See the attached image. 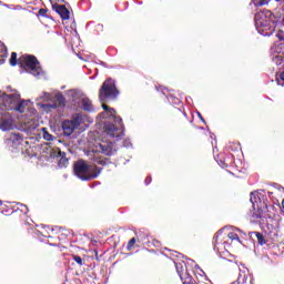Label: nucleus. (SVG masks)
Masks as SVG:
<instances>
[{"label": "nucleus", "instance_id": "17", "mask_svg": "<svg viewBox=\"0 0 284 284\" xmlns=\"http://www.w3.org/2000/svg\"><path fill=\"white\" fill-rule=\"evenodd\" d=\"M173 114L179 119V121H182V123H187V114L181 109L174 108Z\"/></svg>", "mask_w": 284, "mask_h": 284}, {"label": "nucleus", "instance_id": "30", "mask_svg": "<svg viewBox=\"0 0 284 284\" xmlns=\"http://www.w3.org/2000/svg\"><path fill=\"white\" fill-rule=\"evenodd\" d=\"M72 258H73V261H74L78 265H80V266L83 265V258H81V256H79V255H72Z\"/></svg>", "mask_w": 284, "mask_h": 284}, {"label": "nucleus", "instance_id": "31", "mask_svg": "<svg viewBox=\"0 0 284 284\" xmlns=\"http://www.w3.org/2000/svg\"><path fill=\"white\" fill-rule=\"evenodd\" d=\"M252 2L254 3V6H265V3H267V0H252Z\"/></svg>", "mask_w": 284, "mask_h": 284}, {"label": "nucleus", "instance_id": "8", "mask_svg": "<svg viewBox=\"0 0 284 284\" xmlns=\"http://www.w3.org/2000/svg\"><path fill=\"white\" fill-rule=\"evenodd\" d=\"M42 108L45 110H57V108H65V97L62 93H58L54 97L52 103L43 104Z\"/></svg>", "mask_w": 284, "mask_h": 284}, {"label": "nucleus", "instance_id": "34", "mask_svg": "<svg viewBox=\"0 0 284 284\" xmlns=\"http://www.w3.org/2000/svg\"><path fill=\"white\" fill-rule=\"evenodd\" d=\"M39 17H48V9H40L38 11Z\"/></svg>", "mask_w": 284, "mask_h": 284}, {"label": "nucleus", "instance_id": "10", "mask_svg": "<svg viewBox=\"0 0 284 284\" xmlns=\"http://www.w3.org/2000/svg\"><path fill=\"white\" fill-rule=\"evenodd\" d=\"M97 151L101 152V154H104L105 156H112L114 154V148L112 143H99L97 145Z\"/></svg>", "mask_w": 284, "mask_h": 284}, {"label": "nucleus", "instance_id": "26", "mask_svg": "<svg viewBox=\"0 0 284 284\" xmlns=\"http://www.w3.org/2000/svg\"><path fill=\"white\" fill-rule=\"evenodd\" d=\"M102 103V108H103V110L105 111V112H110V114H116V110H114V109H110V106H108V104H105V103H108V102H101Z\"/></svg>", "mask_w": 284, "mask_h": 284}, {"label": "nucleus", "instance_id": "29", "mask_svg": "<svg viewBox=\"0 0 284 284\" xmlns=\"http://www.w3.org/2000/svg\"><path fill=\"white\" fill-rule=\"evenodd\" d=\"M10 65L12 67L17 65V52L11 53Z\"/></svg>", "mask_w": 284, "mask_h": 284}, {"label": "nucleus", "instance_id": "25", "mask_svg": "<svg viewBox=\"0 0 284 284\" xmlns=\"http://www.w3.org/2000/svg\"><path fill=\"white\" fill-rule=\"evenodd\" d=\"M135 244H136V237H132L128 242V246H126L128 252H131Z\"/></svg>", "mask_w": 284, "mask_h": 284}, {"label": "nucleus", "instance_id": "36", "mask_svg": "<svg viewBox=\"0 0 284 284\" xmlns=\"http://www.w3.org/2000/svg\"><path fill=\"white\" fill-rule=\"evenodd\" d=\"M277 48L280 50V53L282 52V54H284V42L280 43Z\"/></svg>", "mask_w": 284, "mask_h": 284}, {"label": "nucleus", "instance_id": "23", "mask_svg": "<svg viewBox=\"0 0 284 284\" xmlns=\"http://www.w3.org/2000/svg\"><path fill=\"white\" fill-rule=\"evenodd\" d=\"M93 161L98 165H106L108 164V159H102V158H99V156H94Z\"/></svg>", "mask_w": 284, "mask_h": 284}, {"label": "nucleus", "instance_id": "7", "mask_svg": "<svg viewBox=\"0 0 284 284\" xmlns=\"http://www.w3.org/2000/svg\"><path fill=\"white\" fill-rule=\"evenodd\" d=\"M83 123V115L77 113L71 120H65L62 122V130L67 136H70L77 128H79Z\"/></svg>", "mask_w": 284, "mask_h": 284}, {"label": "nucleus", "instance_id": "35", "mask_svg": "<svg viewBox=\"0 0 284 284\" xmlns=\"http://www.w3.org/2000/svg\"><path fill=\"white\" fill-rule=\"evenodd\" d=\"M144 183L145 185H150L152 183V176H146Z\"/></svg>", "mask_w": 284, "mask_h": 284}, {"label": "nucleus", "instance_id": "21", "mask_svg": "<svg viewBox=\"0 0 284 284\" xmlns=\"http://www.w3.org/2000/svg\"><path fill=\"white\" fill-rule=\"evenodd\" d=\"M281 49L277 51V54L275 57H273V62L275 63V65H283L284 63V53L281 52Z\"/></svg>", "mask_w": 284, "mask_h": 284}, {"label": "nucleus", "instance_id": "13", "mask_svg": "<svg viewBox=\"0 0 284 284\" xmlns=\"http://www.w3.org/2000/svg\"><path fill=\"white\" fill-rule=\"evenodd\" d=\"M52 247H57L54 244L45 243V242H40L38 244V250L42 254H52Z\"/></svg>", "mask_w": 284, "mask_h": 284}, {"label": "nucleus", "instance_id": "6", "mask_svg": "<svg viewBox=\"0 0 284 284\" xmlns=\"http://www.w3.org/2000/svg\"><path fill=\"white\" fill-rule=\"evenodd\" d=\"M18 63L20 68L31 70V73L34 77L41 74V67L39 65V60L34 55H22L19 58Z\"/></svg>", "mask_w": 284, "mask_h": 284}, {"label": "nucleus", "instance_id": "18", "mask_svg": "<svg viewBox=\"0 0 284 284\" xmlns=\"http://www.w3.org/2000/svg\"><path fill=\"white\" fill-rule=\"evenodd\" d=\"M8 141H11L13 145H19L23 141L21 133H10Z\"/></svg>", "mask_w": 284, "mask_h": 284}, {"label": "nucleus", "instance_id": "5", "mask_svg": "<svg viewBox=\"0 0 284 284\" xmlns=\"http://www.w3.org/2000/svg\"><path fill=\"white\" fill-rule=\"evenodd\" d=\"M111 116H113L114 123H118V126L115 124H106L104 126V130L109 136L112 139H121L123 136V132L125 131V125H123V119L116 113H111Z\"/></svg>", "mask_w": 284, "mask_h": 284}, {"label": "nucleus", "instance_id": "1", "mask_svg": "<svg viewBox=\"0 0 284 284\" xmlns=\"http://www.w3.org/2000/svg\"><path fill=\"white\" fill-rule=\"evenodd\" d=\"M28 101L21 100V94H7L0 91V110H14L23 114L28 110Z\"/></svg>", "mask_w": 284, "mask_h": 284}, {"label": "nucleus", "instance_id": "9", "mask_svg": "<svg viewBox=\"0 0 284 284\" xmlns=\"http://www.w3.org/2000/svg\"><path fill=\"white\" fill-rule=\"evenodd\" d=\"M267 212H270L267 209V203L260 202V204H257V211L252 214V219L255 221H258V219H265Z\"/></svg>", "mask_w": 284, "mask_h": 284}, {"label": "nucleus", "instance_id": "27", "mask_svg": "<svg viewBox=\"0 0 284 284\" xmlns=\"http://www.w3.org/2000/svg\"><path fill=\"white\" fill-rule=\"evenodd\" d=\"M268 236L272 241H276L278 239V230L274 229V231L268 232Z\"/></svg>", "mask_w": 284, "mask_h": 284}, {"label": "nucleus", "instance_id": "32", "mask_svg": "<svg viewBox=\"0 0 284 284\" xmlns=\"http://www.w3.org/2000/svg\"><path fill=\"white\" fill-rule=\"evenodd\" d=\"M43 139H44L45 141H53L54 136H52V134H50L48 131H45V132L43 133Z\"/></svg>", "mask_w": 284, "mask_h": 284}, {"label": "nucleus", "instance_id": "2", "mask_svg": "<svg viewBox=\"0 0 284 284\" xmlns=\"http://www.w3.org/2000/svg\"><path fill=\"white\" fill-rule=\"evenodd\" d=\"M255 28L262 37L274 34V13L272 11H260L254 17Z\"/></svg>", "mask_w": 284, "mask_h": 284}, {"label": "nucleus", "instance_id": "22", "mask_svg": "<svg viewBox=\"0 0 284 284\" xmlns=\"http://www.w3.org/2000/svg\"><path fill=\"white\" fill-rule=\"evenodd\" d=\"M254 234H255V236H256V239H257V243H258L260 245H265V243H267V242L265 241V236H263L261 232H255Z\"/></svg>", "mask_w": 284, "mask_h": 284}, {"label": "nucleus", "instance_id": "33", "mask_svg": "<svg viewBox=\"0 0 284 284\" xmlns=\"http://www.w3.org/2000/svg\"><path fill=\"white\" fill-rule=\"evenodd\" d=\"M276 39H278V41H284V31L283 30L277 31Z\"/></svg>", "mask_w": 284, "mask_h": 284}, {"label": "nucleus", "instance_id": "12", "mask_svg": "<svg viewBox=\"0 0 284 284\" xmlns=\"http://www.w3.org/2000/svg\"><path fill=\"white\" fill-rule=\"evenodd\" d=\"M0 130H2V132H10V130H14V121H12V119L1 120Z\"/></svg>", "mask_w": 284, "mask_h": 284}, {"label": "nucleus", "instance_id": "11", "mask_svg": "<svg viewBox=\"0 0 284 284\" xmlns=\"http://www.w3.org/2000/svg\"><path fill=\"white\" fill-rule=\"evenodd\" d=\"M55 12L61 17L62 21H68L70 19V10L63 4L53 6Z\"/></svg>", "mask_w": 284, "mask_h": 284}, {"label": "nucleus", "instance_id": "16", "mask_svg": "<svg viewBox=\"0 0 284 284\" xmlns=\"http://www.w3.org/2000/svg\"><path fill=\"white\" fill-rule=\"evenodd\" d=\"M237 284H252V278L246 272H240L237 277Z\"/></svg>", "mask_w": 284, "mask_h": 284}, {"label": "nucleus", "instance_id": "38", "mask_svg": "<svg viewBox=\"0 0 284 284\" xmlns=\"http://www.w3.org/2000/svg\"><path fill=\"white\" fill-rule=\"evenodd\" d=\"M1 205H3V201L0 200V207H1Z\"/></svg>", "mask_w": 284, "mask_h": 284}, {"label": "nucleus", "instance_id": "19", "mask_svg": "<svg viewBox=\"0 0 284 284\" xmlns=\"http://www.w3.org/2000/svg\"><path fill=\"white\" fill-rule=\"evenodd\" d=\"M41 230L39 231L41 236H44V239H52V235H50V232H54V229H50V226L41 225Z\"/></svg>", "mask_w": 284, "mask_h": 284}, {"label": "nucleus", "instance_id": "14", "mask_svg": "<svg viewBox=\"0 0 284 284\" xmlns=\"http://www.w3.org/2000/svg\"><path fill=\"white\" fill-rule=\"evenodd\" d=\"M224 240H225V235L223 234V231L220 230L214 234L212 243L214 247H216V245H223V243H225Z\"/></svg>", "mask_w": 284, "mask_h": 284}, {"label": "nucleus", "instance_id": "15", "mask_svg": "<svg viewBox=\"0 0 284 284\" xmlns=\"http://www.w3.org/2000/svg\"><path fill=\"white\" fill-rule=\"evenodd\" d=\"M57 158L59 159L58 160L59 168H68V164L70 163V161L68 160V158H65V153L58 151Z\"/></svg>", "mask_w": 284, "mask_h": 284}, {"label": "nucleus", "instance_id": "24", "mask_svg": "<svg viewBox=\"0 0 284 284\" xmlns=\"http://www.w3.org/2000/svg\"><path fill=\"white\" fill-rule=\"evenodd\" d=\"M227 239H230L231 241H237L239 243H241V239L239 237V234H236L235 232H230L227 234Z\"/></svg>", "mask_w": 284, "mask_h": 284}, {"label": "nucleus", "instance_id": "39", "mask_svg": "<svg viewBox=\"0 0 284 284\" xmlns=\"http://www.w3.org/2000/svg\"><path fill=\"white\" fill-rule=\"evenodd\" d=\"M24 210H26V211H24V214H26V212H28V207H27V206H24Z\"/></svg>", "mask_w": 284, "mask_h": 284}, {"label": "nucleus", "instance_id": "37", "mask_svg": "<svg viewBox=\"0 0 284 284\" xmlns=\"http://www.w3.org/2000/svg\"><path fill=\"white\" fill-rule=\"evenodd\" d=\"M275 1L281 2V3H284V0H275Z\"/></svg>", "mask_w": 284, "mask_h": 284}, {"label": "nucleus", "instance_id": "28", "mask_svg": "<svg viewBox=\"0 0 284 284\" xmlns=\"http://www.w3.org/2000/svg\"><path fill=\"white\" fill-rule=\"evenodd\" d=\"M194 272H195V274H199L200 276H205V271H203V268H201V266H199V264H196L195 266H194Z\"/></svg>", "mask_w": 284, "mask_h": 284}, {"label": "nucleus", "instance_id": "20", "mask_svg": "<svg viewBox=\"0 0 284 284\" xmlns=\"http://www.w3.org/2000/svg\"><path fill=\"white\" fill-rule=\"evenodd\" d=\"M82 110H84L85 112H92V110H94V108L92 106V101H90V99H82Z\"/></svg>", "mask_w": 284, "mask_h": 284}, {"label": "nucleus", "instance_id": "40", "mask_svg": "<svg viewBox=\"0 0 284 284\" xmlns=\"http://www.w3.org/2000/svg\"><path fill=\"white\" fill-rule=\"evenodd\" d=\"M284 65V64H283Z\"/></svg>", "mask_w": 284, "mask_h": 284}, {"label": "nucleus", "instance_id": "4", "mask_svg": "<svg viewBox=\"0 0 284 284\" xmlns=\"http://www.w3.org/2000/svg\"><path fill=\"white\" fill-rule=\"evenodd\" d=\"M91 168L83 159H80L74 162L73 172L81 181H92V179H97L101 174V168L94 166L93 171L90 172Z\"/></svg>", "mask_w": 284, "mask_h": 284}, {"label": "nucleus", "instance_id": "3", "mask_svg": "<svg viewBox=\"0 0 284 284\" xmlns=\"http://www.w3.org/2000/svg\"><path fill=\"white\" fill-rule=\"evenodd\" d=\"M121 92L116 89V81L114 79H106L100 90H99V101L100 103H110L111 101H116Z\"/></svg>", "mask_w": 284, "mask_h": 284}]
</instances>
